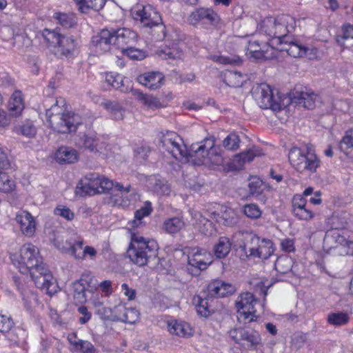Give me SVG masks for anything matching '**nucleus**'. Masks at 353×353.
<instances>
[{
    "instance_id": "f257e3e1",
    "label": "nucleus",
    "mask_w": 353,
    "mask_h": 353,
    "mask_svg": "<svg viewBox=\"0 0 353 353\" xmlns=\"http://www.w3.org/2000/svg\"><path fill=\"white\" fill-rule=\"evenodd\" d=\"M13 265L23 274L30 273L37 288L50 296L57 292V284L50 271L43 263L39 249L31 243L24 244L19 252L10 254Z\"/></svg>"
},
{
    "instance_id": "f03ea898",
    "label": "nucleus",
    "mask_w": 353,
    "mask_h": 353,
    "mask_svg": "<svg viewBox=\"0 0 353 353\" xmlns=\"http://www.w3.org/2000/svg\"><path fill=\"white\" fill-rule=\"evenodd\" d=\"M183 147L178 143V151L181 156V161L188 163L193 157L197 158L199 163H211L214 165H221L224 161L222 150L219 145H215L213 137L205 138L200 142L192 143L188 149L181 139Z\"/></svg>"
},
{
    "instance_id": "7ed1b4c3",
    "label": "nucleus",
    "mask_w": 353,
    "mask_h": 353,
    "mask_svg": "<svg viewBox=\"0 0 353 353\" xmlns=\"http://www.w3.org/2000/svg\"><path fill=\"white\" fill-rule=\"evenodd\" d=\"M158 250L159 245L155 240L132 234L126 254L133 263L143 267L157 258Z\"/></svg>"
},
{
    "instance_id": "20e7f679",
    "label": "nucleus",
    "mask_w": 353,
    "mask_h": 353,
    "mask_svg": "<svg viewBox=\"0 0 353 353\" xmlns=\"http://www.w3.org/2000/svg\"><path fill=\"white\" fill-rule=\"evenodd\" d=\"M65 100L59 98L46 110V117L52 128L59 133H68L76 130L81 122L77 114L65 113Z\"/></svg>"
},
{
    "instance_id": "39448f33",
    "label": "nucleus",
    "mask_w": 353,
    "mask_h": 353,
    "mask_svg": "<svg viewBox=\"0 0 353 353\" xmlns=\"http://www.w3.org/2000/svg\"><path fill=\"white\" fill-rule=\"evenodd\" d=\"M132 15L135 21H139L143 28L151 30V33L156 40H162L165 38V26L162 23L159 12L152 5L137 6Z\"/></svg>"
},
{
    "instance_id": "423d86ee",
    "label": "nucleus",
    "mask_w": 353,
    "mask_h": 353,
    "mask_svg": "<svg viewBox=\"0 0 353 353\" xmlns=\"http://www.w3.org/2000/svg\"><path fill=\"white\" fill-rule=\"evenodd\" d=\"M292 166L300 173H314L320 166V159L311 146L305 148H292L288 154Z\"/></svg>"
},
{
    "instance_id": "0eeeda50",
    "label": "nucleus",
    "mask_w": 353,
    "mask_h": 353,
    "mask_svg": "<svg viewBox=\"0 0 353 353\" xmlns=\"http://www.w3.org/2000/svg\"><path fill=\"white\" fill-rule=\"evenodd\" d=\"M113 188L118 191V194L112 196L115 205L126 207L132 201H135L137 199L138 194L135 189L132 188L130 185L124 187L120 183H114L112 181L99 175V194L112 190Z\"/></svg>"
},
{
    "instance_id": "6e6552de",
    "label": "nucleus",
    "mask_w": 353,
    "mask_h": 353,
    "mask_svg": "<svg viewBox=\"0 0 353 353\" xmlns=\"http://www.w3.org/2000/svg\"><path fill=\"white\" fill-rule=\"evenodd\" d=\"M289 21L295 23L289 16H281L277 18L267 17L263 21L261 30L268 36L276 39V44L279 45L286 39L288 33L294 29L292 25L289 28L287 25Z\"/></svg>"
},
{
    "instance_id": "1a4fd4ad",
    "label": "nucleus",
    "mask_w": 353,
    "mask_h": 353,
    "mask_svg": "<svg viewBox=\"0 0 353 353\" xmlns=\"http://www.w3.org/2000/svg\"><path fill=\"white\" fill-rule=\"evenodd\" d=\"M181 251L183 255L187 254V270L192 276L200 274L201 272L206 270L212 262L211 254L205 249L185 248Z\"/></svg>"
},
{
    "instance_id": "9d476101",
    "label": "nucleus",
    "mask_w": 353,
    "mask_h": 353,
    "mask_svg": "<svg viewBox=\"0 0 353 353\" xmlns=\"http://www.w3.org/2000/svg\"><path fill=\"white\" fill-rule=\"evenodd\" d=\"M228 334L236 344L248 350H256L262 342L259 332L246 326L232 328L228 332Z\"/></svg>"
},
{
    "instance_id": "9b49d317",
    "label": "nucleus",
    "mask_w": 353,
    "mask_h": 353,
    "mask_svg": "<svg viewBox=\"0 0 353 353\" xmlns=\"http://www.w3.org/2000/svg\"><path fill=\"white\" fill-rule=\"evenodd\" d=\"M258 303L259 301L255 299L252 293L241 294L236 301L238 321L242 323H248L255 321L258 317L255 305Z\"/></svg>"
},
{
    "instance_id": "f8f14e48",
    "label": "nucleus",
    "mask_w": 353,
    "mask_h": 353,
    "mask_svg": "<svg viewBox=\"0 0 353 353\" xmlns=\"http://www.w3.org/2000/svg\"><path fill=\"white\" fill-rule=\"evenodd\" d=\"M188 23L196 26L199 23L216 25L220 21L218 14L210 8L200 7L192 11L187 19Z\"/></svg>"
},
{
    "instance_id": "ddd939ff",
    "label": "nucleus",
    "mask_w": 353,
    "mask_h": 353,
    "mask_svg": "<svg viewBox=\"0 0 353 353\" xmlns=\"http://www.w3.org/2000/svg\"><path fill=\"white\" fill-rule=\"evenodd\" d=\"M256 100L262 109H270L274 112H278L282 108L278 99L274 98L270 87L266 84L257 88Z\"/></svg>"
},
{
    "instance_id": "4468645a",
    "label": "nucleus",
    "mask_w": 353,
    "mask_h": 353,
    "mask_svg": "<svg viewBox=\"0 0 353 353\" xmlns=\"http://www.w3.org/2000/svg\"><path fill=\"white\" fill-rule=\"evenodd\" d=\"M113 42L112 28H105L92 37L91 47L95 53L103 54L110 50Z\"/></svg>"
},
{
    "instance_id": "2eb2a0df",
    "label": "nucleus",
    "mask_w": 353,
    "mask_h": 353,
    "mask_svg": "<svg viewBox=\"0 0 353 353\" xmlns=\"http://www.w3.org/2000/svg\"><path fill=\"white\" fill-rule=\"evenodd\" d=\"M112 31L113 32V44L121 51L134 45L139 39L137 33L130 28H112Z\"/></svg>"
},
{
    "instance_id": "dca6fc26",
    "label": "nucleus",
    "mask_w": 353,
    "mask_h": 353,
    "mask_svg": "<svg viewBox=\"0 0 353 353\" xmlns=\"http://www.w3.org/2000/svg\"><path fill=\"white\" fill-rule=\"evenodd\" d=\"M208 296L216 298L229 296L234 294L236 288L231 283L221 279L212 281L207 286Z\"/></svg>"
},
{
    "instance_id": "f3484780",
    "label": "nucleus",
    "mask_w": 353,
    "mask_h": 353,
    "mask_svg": "<svg viewBox=\"0 0 353 353\" xmlns=\"http://www.w3.org/2000/svg\"><path fill=\"white\" fill-rule=\"evenodd\" d=\"M79 42L72 35H62L60 41L57 47L59 56L65 58H71L77 52Z\"/></svg>"
},
{
    "instance_id": "a211bd4d",
    "label": "nucleus",
    "mask_w": 353,
    "mask_h": 353,
    "mask_svg": "<svg viewBox=\"0 0 353 353\" xmlns=\"http://www.w3.org/2000/svg\"><path fill=\"white\" fill-rule=\"evenodd\" d=\"M92 280V275L87 272L83 274L79 280L72 283L73 298L76 303L83 304L87 301L85 290Z\"/></svg>"
},
{
    "instance_id": "6ab92c4d",
    "label": "nucleus",
    "mask_w": 353,
    "mask_h": 353,
    "mask_svg": "<svg viewBox=\"0 0 353 353\" xmlns=\"http://www.w3.org/2000/svg\"><path fill=\"white\" fill-rule=\"evenodd\" d=\"M243 242L239 247L248 257H253L256 254V251L260 243L259 237L252 232L244 231L241 232Z\"/></svg>"
},
{
    "instance_id": "aec40b11",
    "label": "nucleus",
    "mask_w": 353,
    "mask_h": 353,
    "mask_svg": "<svg viewBox=\"0 0 353 353\" xmlns=\"http://www.w3.org/2000/svg\"><path fill=\"white\" fill-rule=\"evenodd\" d=\"M99 174L90 172L82 178L78 185L77 188L82 190L85 194L94 195L99 194Z\"/></svg>"
},
{
    "instance_id": "412c9836",
    "label": "nucleus",
    "mask_w": 353,
    "mask_h": 353,
    "mask_svg": "<svg viewBox=\"0 0 353 353\" xmlns=\"http://www.w3.org/2000/svg\"><path fill=\"white\" fill-rule=\"evenodd\" d=\"M137 81L150 90H157L163 84L164 76L159 72H148L140 74Z\"/></svg>"
},
{
    "instance_id": "4be33fe9",
    "label": "nucleus",
    "mask_w": 353,
    "mask_h": 353,
    "mask_svg": "<svg viewBox=\"0 0 353 353\" xmlns=\"http://www.w3.org/2000/svg\"><path fill=\"white\" fill-rule=\"evenodd\" d=\"M277 50L283 52L285 51L290 56L298 58L302 57L306 53L305 47L302 46L296 41L290 39L288 37L278 45Z\"/></svg>"
},
{
    "instance_id": "5701e85b",
    "label": "nucleus",
    "mask_w": 353,
    "mask_h": 353,
    "mask_svg": "<svg viewBox=\"0 0 353 353\" xmlns=\"http://www.w3.org/2000/svg\"><path fill=\"white\" fill-rule=\"evenodd\" d=\"M16 221L19 224L21 230L27 236H32L35 232V221L31 214L21 210L16 215Z\"/></svg>"
},
{
    "instance_id": "b1692460",
    "label": "nucleus",
    "mask_w": 353,
    "mask_h": 353,
    "mask_svg": "<svg viewBox=\"0 0 353 353\" xmlns=\"http://www.w3.org/2000/svg\"><path fill=\"white\" fill-rule=\"evenodd\" d=\"M76 145L90 152H100L99 140L90 134L79 133L75 139Z\"/></svg>"
},
{
    "instance_id": "393cba45",
    "label": "nucleus",
    "mask_w": 353,
    "mask_h": 353,
    "mask_svg": "<svg viewBox=\"0 0 353 353\" xmlns=\"http://www.w3.org/2000/svg\"><path fill=\"white\" fill-rule=\"evenodd\" d=\"M83 245L84 241L82 238L73 236L67 239L60 249L62 252L68 253L77 259V255L82 252Z\"/></svg>"
},
{
    "instance_id": "a878e982",
    "label": "nucleus",
    "mask_w": 353,
    "mask_h": 353,
    "mask_svg": "<svg viewBox=\"0 0 353 353\" xmlns=\"http://www.w3.org/2000/svg\"><path fill=\"white\" fill-rule=\"evenodd\" d=\"M146 185L148 188L161 195L170 194V185L164 179L157 175H152L147 177Z\"/></svg>"
},
{
    "instance_id": "bb28decb",
    "label": "nucleus",
    "mask_w": 353,
    "mask_h": 353,
    "mask_svg": "<svg viewBox=\"0 0 353 353\" xmlns=\"http://www.w3.org/2000/svg\"><path fill=\"white\" fill-rule=\"evenodd\" d=\"M263 154V153L259 147L253 146L247 151L234 155L233 163L236 168H241L245 163L252 161L255 157H260Z\"/></svg>"
},
{
    "instance_id": "cd10ccee",
    "label": "nucleus",
    "mask_w": 353,
    "mask_h": 353,
    "mask_svg": "<svg viewBox=\"0 0 353 353\" xmlns=\"http://www.w3.org/2000/svg\"><path fill=\"white\" fill-rule=\"evenodd\" d=\"M317 96L313 92L296 91L293 93V100L296 103L306 109H313Z\"/></svg>"
},
{
    "instance_id": "c85d7f7f",
    "label": "nucleus",
    "mask_w": 353,
    "mask_h": 353,
    "mask_svg": "<svg viewBox=\"0 0 353 353\" xmlns=\"http://www.w3.org/2000/svg\"><path fill=\"white\" fill-rule=\"evenodd\" d=\"M101 106L105 109L113 119L120 121L123 119L125 110L118 101L104 100Z\"/></svg>"
},
{
    "instance_id": "c756f323",
    "label": "nucleus",
    "mask_w": 353,
    "mask_h": 353,
    "mask_svg": "<svg viewBox=\"0 0 353 353\" xmlns=\"http://www.w3.org/2000/svg\"><path fill=\"white\" fill-rule=\"evenodd\" d=\"M339 46L343 48H351L353 46V25L345 24L341 27V30L335 37Z\"/></svg>"
},
{
    "instance_id": "7c9ffc66",
    "label": "nucleus",
    "mask_w": 353,
    "mask_h": 353,
    "mask_svg": "<svg viewBox=\"0 0 353 353\" xmlns=\"http://www.w3.org/2000/svg\"><path fill=\"white\" fill-rule=\"evenodd\" d=\"M8 110L12 117H19L24 109V102L22 93L20 91H15L8 101Z\"/></svg>"
},
{
    "instance_id": "2f4dec72",
    "label": "nucleus",
    "mask_w": 353,
    "mask_h": 353,
    "mask_svg": "<svg viewBox=\"0 0 353 353\" xmlns=\"http://www.w3.org/2000/svg\"><path fill=\"white\" fill-rule=\"evenodd\" d=\"M246 55L254 61L263 59H272L277 57V52L274 48L268 43H263V49L252 52H246Z\"/></svg>"
},
{
    "instance_id": "473e14b6",
    "label": "nucleus",
    "mask_w": 353,
    "mask_h": 353,
    "mask_svg": "<svg viewBox=\"0 0 353 353\" xmlns=\"http://www.w3.org/2000/svg\"><path fill=\"white\" fill-rule=\"evenodd\" d=\"M77 151L68 147H61L55 154V159L59 163H74L77 161Z\"/></svg>"
},
{
    "instance_id": "72a5a7b5",
    "label": "nucleus",
    "mask_w": 353,
    "mask_h": 353,
    "mask_svg": "<svg viewBox=\"0 0 353 353\" xmlns=\"http://www.w3.org/2000/svg\"><path fill=\"white\" fill-rule=\"evenodd\" d=\"M232 243L228 237L221 236L214 244L213 251L217 259H225L231 250Z\"/></svg>"
},
{
    "instance_id": "f704fd0d",
    "label": "nucleus",
    "mask_w": 353,
    "mask_h": 353,
    "mask_svg": "<svg viewBox=\"0 0 353 353\" xmlns=\"http://www.w3.org/2000/svg\"><path fill=\"white\" fill-rule=\"evenodd\" d=\"M13 130L16 134L28 138L34 137L37 134V128L34 122L30 119L15 125Z\"/></svg>"
},
{
    "instance_id": "c9c22d12",
    "label": "nucleus",
    "mask_w": 353,
    "mask_h": 353,
    "mask_svg": "<svg viewBox=\"0 0 353 353\" xmlns=\"http://www.w3.org/2000/svg\"><path fill=\"white\" fill-rule=\"evenodd\" d=\"M125 82H128V79H125L121 74L110 73L105 76V81L115 89H119L123 92H127L130 90L129 85H125Z\"/></svg>"
},
{
    "instance_id": "e433bc0d",
    "label": "nucleus",
    "mask_w": 353,
    "mask_h": 353,
    "mask_svg": "<svg viewBox=\"0 0 353 353\" xmlns=\"http://www.w3.org/2000/svg\"><path fill=\"white\" fill-rule=\"evenodd\" d=\"M192 303L195 305L196 312L199 316L207 318L211 314L212 312L207 297L201 295L194 296Z\"/></svg>"
},
{
    "instance_id": "4c0bfd02",
    "label": "nucleus",
    "mask_w": 353,
    "mask_h": 353,
    "mask_svg": "<svg viewBox=\"0 0 353 353\" xmlns=\"http://www.w3.org/2000/svg\"><path fill=\"white\" fill-rule=\"evenodd\" d=\"M217 216V222L227 226L232 227L236 225L239 221L235 211L231 208H225L224 210L221 211V214Z\"/></svg>"
},
{
    "instance_id": "58836bf2",
    "label": "nucleus",
    "mask_w": 353,
    "mask_h": 353,
    "mask_svg": "<svg viewBox=\"0 0 353 353\" xmlns=\"http://www.w3.org/2000/svg\"><path fill=\"white\" fill-rule=\"evenodd\" d=\"M274 252V244L270 239H263L261 240L259 248L256 250V254L254 258L258 257L261 259H268Z\"/></svg>"
},
{
    "instance_id": "ea45409f",
    "label": "nucleus",
    "mask_w": 353,
    "mask_h": 353,
    "mask_svg": "<svg viewBox=\"0 0 353 353\" xmlns=\"http://www.w3.org/2000/svg\"><path fill=\"white\" fill-rule=\"evenodd\" d=\"M176 134L174 132H167L162 138H161V143L162 147L165 149V150L171 154L174 159L176 158V155L174 153V150L176 148Z\"/></svg>"
},
{
    "instance_id": "a19ab883",
    "label": "nucleus",
    "mask_w": 353,
    "mask_h": 353,
    "mask_svg": "<svg viewBox=\"0 0 353 353\" xmlns=\"http://www.w3.org/2000/svg\"><path fill=\"white\" fill-rule=\"evenodd\" d=\"M349 321V315L343 312H331L327 316V323L336 327L345 325Z\"/></svg>"
},
{
    "instance_id": "79ce46f5",
    "label": "nucleus",
    "mask_w": 353,
    "mask_h": 353,
    "mask_svg": "<svg viewBox=\"0 0 353 353\" xmlns=\"http://www.w3.org/2000/svg\"><path fill=\"white\" fill-rule=\"evenodd\" d=\"M224 81L230 87H241L244 82V78L241 73L236 71H228L224 75Z\"/></svg>"
},
{
    "instance_id": "37998d69",
    "label": "nucleus",
    "mask_w": 353,
    "mask_h": 353,
    "mask_svg": "<svg viewBox=\"0 0 353 353\" xmlns=\"http://www.w3.org/2000/svg\"><path fill=\"white\" fill-rule=\"evenodd\" d=\"M135 98L150 108H157L160 106L159 101L152 95L143 94L138 90L133 91Z\"/></svg>"
},
{
    "instance_id": "c03bdc74",
    "label": "nucleus",
    "mask_w": 353,
    "mask_h": 353,
    "mask_svg": "<svg viewBox=\"0 0 353 353\" xmlns=\"http://www.w3.org/2000/svg\"><path fill=\"white\" fill-rule=\"evenodd\" d=\"M77 4L79 5V8L82 12H85L88 9H93L99 11L105 5L106 0H74Z\"/></svg>"
},
{
    "instance_id": "a18cd8bd",
    "label": "nucleus",
    "mask_w": 353,
    "mask_h": 353,
    "mask_svg": "<svg viewBox=\"0 0 353 353\" xmlns=\"http://www.w3.org/2000/svg\"><path fill=\"white\" fill-rule=\"evenodd\" d=\"M2 167V165H0ZM15 188L14 181L10 179L8 174L0 168V191L9 193Z\"/></svg>"
},
{
    "instance_id": "49530a36",
    "label": "nucleus",
    "mask_w": 353,
    "mask_h": 353,
    "mask_svg": "<svg viewBox=\"0 0 353 353\" xmlns=\"http://www.w3.org/2000/svg\"><path fill=\"white\" fill-rule=\"evenodd\" d=\"M157 54L162 59L168 61L169 63L175 61L176 56V44L173 43L172 46H165L163 48L158 50Z\"/></svg>"
},
{
    "instance_id": "de8ad7c7",
    "label": "nucleus",
    "mask_w": 353,
    "mask_h": 353,
    "mask_svg": "<svg viewBox=\"0 0 353 353\" xmlns=\"http://www.w3.org/2000/svg\"><path fill=\"white\" fill-rule=\"evenodd\" d=\"M339 148L346 154L353 152V129L346 132L345 135L339 143Z\"/></svg>"
},
{
    "instance_id": "09e8293b",
    "label": "nucleus",
    "mask_w": 353,
    "mask_h": 353,
    "mask_svg": "<svg viewBox=\"0 0 353 353\" xmlns=\"http://www.w3.org/2000/svg\"><path fill=\"white\" fill-rule=\"evenodd\" d=\"M63 34L55 30H50L45 29L43 32V37L46 42L50 46L57 47Z\"/></svg>"
},
{
    "instance_id": "8fccbe9b",
    "label": "nucleus",
    "mask_w": 353,
    "mask_h": 353,
    "mask_svg": "<svg viewBox=\"0 0 353 353\" xmlns=\"http://www.w3.org/2000/svg\"><path fill=\"white\" fill-rule=\"evenodd\" d=\"M123 55L129 57L132 60L140 61L143 60L146 57V52L137 48L133 47V46H129L123 51H121Z\"/></svg>"
},
{
    "instance_id": "3c124183",
    "label": "nucleus",
    "mask_w": 353,
    "mask_h": 353,
    "mask_svg": "<svg viewBox=\"0 0 353 353\" xmlns=\"http://www.w3.org/2000/svg\"><path fill=\"white\" fill-rule=\"evenodd\" d=\"M54 18L65 28H72L76 24L75 19L72 14L57 12L54 13Z\"/></svg>"
},
{
    "instance_id": "603ef678",
    "label": "nucleus",
    "mask_w": 353,
    "mask_h": 353,
    "mask_svg": "<svg viewBox=\"0 0 353 353\" xmlns=\"http://www.w3.org/2000/svg\"><path fill=\"white\" fill-rule=\"evenodd\" d=\"M243 213L251 219H258L261 216L262 210L258 205L249 203L243 206Z\"/></svg>"
},
{
    "instance_id": "864d4df0",
    "label": "nucleus",
    "mask_w": 353,
    "mask_h": 353,
    "mask_svg": "<svg viewBox=\"0 0 353 353\" xmlns=\"http://www.w3.org/2000/svg\"><path fill=\"white\" fill-rule=\"evenodd\" d=\"M240 139L234 133L228 134L223 141V147L228 150H236L239 147Z\"/></svg>"
},
{
    "instance_id": "5fc2aeb1",
    "label": "nucleus",
    "mask_w": 353,
    "mask_h": 353,
    "mask_svg": "<svg viewBox=\"0 0 353 353\" xmlns=\"http://www.w3.org/2000/svg\"><path fill=\"white\" fill-rule=\"evenodd\" d=\"M212 60L216 63L221 64H230L240 65L242 64L243 60L239 56H213Z\"/></svg>"
},
{
    "instance_id": "6e6d98bb",
    "label": "nucleus",
    "mask_w": 353,
    "mask_h": 353,
    "mask_svg": "<svg viewBox=\"0 0 353 353\" xmlns=\"http://www.w3.org/2000/svg\"><path fill=\"white\" fill-rule=\"evenodd\" d=\"M250 194L259 195L263 191V181L257 177H252L248 183Z\"/></svg>"
},
{
    "instance_id": "4d7b16f0",
    "label": "nucleus",
    "mask_w": 353,
    "mask_h": 353,
    "mask_svg": "<svg viewBox=\"0 0 353 353\" xmlns=\"http://www.w3.org/2000/svg\"><path fill=\"white\" fill-rule=\"evenodd\" d=\"M275 269L281 274H286L291 270V260L288 257L278 259L275 262Z\"/></svg>"
},
{
    "instance_id": "13d9d810",
    "label": "nucleus",
    "mask_w": 353,
    "mask_h": 353,
    "mask_svg": "<svg viewBox=\"0 0 353 353\" xmlns=\"http://www.w3.org/2000/svg\"><path fill=\"white\" fill-rule=\"evenodd\" d=\"M54 214L60 216L67 221H72L74 218V214L68 208L60 205L57 207L54 210Z\"/></svg>"
},
{
    "instance_id": "bf43d9fd",
    "label": "nucleus",
    "mask_w": 353,
    "mask_h": 353,
    "mask_svg": "<svg viewBox=\"0 0 353 353\" xmlns=\"http://www.w3.org/2000/svg\"><path fill=\"white\" fill-rule=\"evenodd\" d=\"M194 334V331L190 325L186 322L178 323V336L184 338H190Z\"/></svg>"
},
{
    "instance_id": "052dcab7",
    "label": "nucleus",
    "mask_w": 353,
    "mask_h": 353,
    "mask_svg": "<svg viewBox=\"0 0 353 353\" xmlns=\"http://www.w3.org/2000/svg\"><path fill=\"white\" fill-rule=\"evenodd\" d=\"M152 211L151 203L145 201L144 205L134 212V217L137 221H141L143 217L149 216Z\"/></svg>"
},
{
    "instance_id": "680f3d73",
    "label": "nucleus",
    "mask_w": 353,
    "mask_h": 353,
    "mask_svg": "<svg viewBox=\"0 0 353 353\" xmlns=\"http://www.w3.org/2000/svg\"><path fill=\"white\" fill-rule=\"evenodd\" d=\"M139 317L138 311L134 308H127L125 316L121 317V321L130 324L134 323Z\"/></svg>"
},
{
    "instance_id": "e2e57ef3",
    "label": "nucleus",
    "mask_w": 353,
    "mask_h": 353,
    "mask_svg": "<svg viewBox=\"0 0 353 353\" xmlns=\"http://www.w3.org/2000/svg\"><path fill=\"white\" fill-rule=\"evenodd\" d=\"M293 214L295 216L301 220H308L313 217L312 211L307 208H299L296 210H292Z\"/></svg>"
},
{
    "instance_id": "0e129e2a",
    "label": "nucleus",
    "mask_w": 353,
    "mask_h": 353,
    "mask_svg": "<svg viewBox=\"0 0 353 353\" xmlns=\"http://www.w3.org/2000/svg\"><path fill=\"white\" fill-rule=\"evenodd\" d=\"M78 343L74 350L81 351L83 353H94V347L90 342L81 339Z\"/></svg>"
},
{
    "instance_id": "69168bd1",
    "label": "nucleus",
    "mask_w": 353,
    "mask_h": 353,
    "mask_svg": "<svg viewBox=\"0 0 353 353\" xmlns=\"http://www.w3.org/2000/svg\"><path fill=\"white\" fill-rule=\"evenodd\" d=\"M127 307L123 304H119L112 308L113 321H121V317L125 316Z\"/></svg>"
},
{
    "instance_id": "338daca9",
    "label": "nucleus",
    "mask_w": 353,
    "mask_h": 353,
    "mask_svg": "<svg viewBox=\"0 0 353 353\" xmlns=\"http://www.w3.org/2000/svg\"><path fill=\"white\" fill-rule=\"evenodd\" d=\"M97 255V250L91 246L86 245L83 247V249L81 254L77 255V260L83 261L87 256L90 258H94Z\"/></svg>"
},
{
    "instance_id": "774afa93",
    "label": "nucleus",
    "mask_w": 353,
    "mask_h": 353,
    "mask_svg": "<svg viewBox=\"0 0 353 353\" xmlns=\"http://www.w3.org/2000/svg\"><path fill=\"white\" fill-rule=\"evenodd\" d=\"M13 326V322L10 318L6 316H1L0 332L2 333L8 332Z\"/></svg>"
}]
</instances>
